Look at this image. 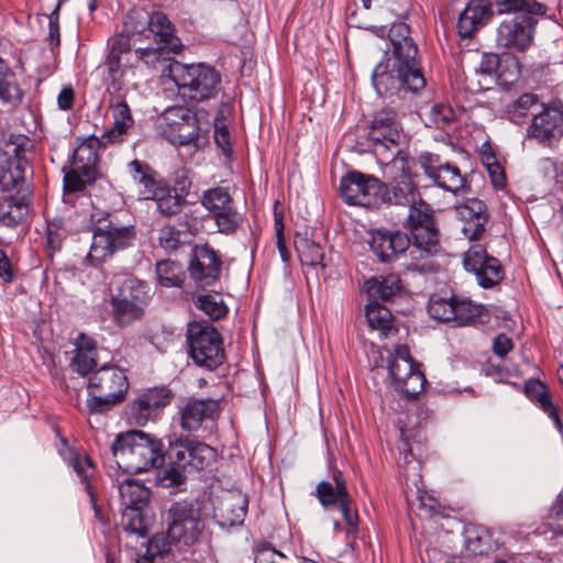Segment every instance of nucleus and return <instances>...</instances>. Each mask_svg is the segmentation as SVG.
<instances>
[{
  "instance_id": "nucleus-35",
  "label": "nucleus",
  "mask_w": 563,
  "mask_h": 563,
  "mask_svg": "<svg viewBox=\"0 0 563 563\" xmlns=\"http://www.w3.org/2000/svg\"><path fill=\"white\" fill-rule=\"evenodd\" d=\"M366 292L371 300L388 301L401 289V280L395 274L373 277L366 282Z\"/></svg>"
},
{
  "instance_id": "nucleus-41",
  "label": "nucleus",
  "mask_w": 563,
  "mask_h": 563,
  "mask_svg": "<svg viewBox=\"0 0 563 563\" xmlns=\"http://www.w3.org/2000/svg\"><path fill=\"white\" fill-rule=\"evenodd\" d=\"M433 184L444 190L456 194L464 189L465 179L455 165L446 162L444 166L440 168Z\"/></svg>"
},
{
  "instance_id": "nucleus-48",
  "label": "nucleus",
  "mask_w": 563,
  "mask_h": 563,
  "mask_svg": "<svg viewBox=\"0 0 563 563\" xmlns=\"http://www.w3.org/2000/svg\"><path fill=\"white\" fill-rule=\"evenodd\" d=\"M456 120L454 109L446 103H435L431 107L428 114V125L435 129L445 130L450 128Z\"/></svg>"
},
{
  "instance_id": "nucleus-61",
  "label": "nucleus",
  "mask_w": 563,
  "mask_h": 563,
  "mask_svg": "<svg viewBox=\"0 0 563 563\" xmlns=\"http://www.w3.org/2000/svg\"><path fill=\"white\" fill-rule=\"evenodd\" d=\"M65 239V231L62 229L60 221L47 222L46 227V244L51 252H56L62 249L63 240Z\"/></svg>"
},
{
  "instance_id": "nucleus-5",
  "label": "nucleus",
  "mask_w": 563,
  "mask_h": 563,
  "mask_svg": "<svg viewBox=\"0 0 563 563\" xmlns=\"http://www.w3.org/2000/svg\"><path fill=\"white\" fill-rule=\"evenodd\" d=\"M162 133L174 144L202 148L209 144L211 117L205 110L191 112L181 106L170 107L162 114Z\"/></svg>"
},
{
  "instance_id": "nucleus-9",
  "label": "nucleus",
  "mask_w": 563,
  "mask_h": 563,
  "mask_svg": "<svg viewBox=\"0 0 563 563\" xmlns=\"http://www.w3.org/2000/svg\"><path fill=\"white\" fill-rule=\"evenodd\" d=\"M153 297L150 285L136 277H125L110 297L112 321L126 328L145 316Z\"/></svg>"
},
{
  "instance_id": "nucleus-60",
  "label": "nucleus",
  "mask_w": 563,
  "mask_h": 563,
  "mask_svg": "<svg viewBox=\"0 0 563 563\" xmlns=\"http://www.w3.org/2000/svg\"><path fill=\"white\" fill-rule=\"evenodd\" d=\"M165 51H174V47L157 43V46L137 48L133 55H135L137 60H143L146 65H155L163 57Z\"/></svg>"
},
{
  "instance_id": "nucleus-14",
  "label": "nucleus",
  "mask_w": 563,
  "mask_h": 563,
  "mask_svg": "<svg viewBox=\"0 0 563 563\" xmlns=\"http://www.w3.org/2000/svg\"><path fill=\"white\" fill-rule=\"evenodd\" d=\"M368 245L383 263L394 262L401 254H405L408 258L407 267L412 271L409 266L412 240L406 232L384 227L372 229L368 231Z\"/></svg>"
},
{
  "instance_id": "nucleus-8",
  "label": "nucleus",
  "mask_w": 563,
  "mask_h": 563,
  "mask_svg": "<svg viewBox=\"0 0 563 563\" xmlns=\"http://www.w3.org/2000/svg\"><path fill=\"white\" fill-rule=\"evenodd\" d=\"M170 77L178 88V93L191 101L214 99L221 90V74L206 63H175L170 68Z\"/></svg>"
},
{
  "instance_id": "nucleus-25",
  "label": "nucleus",
  "mask_w": 563,
  "mask_h": 563,
  "mask_svg": "<svg viewBox=\"0 0 563 563\" xmlns=\"http://www.w3.org/2000/svg\"><path fill=\"white\" fill-rule=\"evenodd\" d=\"M504 544L503 534L479 525L464 528V547L471 555H487Z\"/></svg>"
},
{
  "instance_id": "nucleus-16",
  "label": "nucleus",
  "mask_w": 563,
  "mask_h": 563,
  "mask_svg": "<svg viewBox=\"0 0 563 563\" xmlns=\"http://www.w3.org/2000/svg\"><path fill=\"white\" fill-rule=\"evenodd\" d=\"M563 136V106L561 102L541 103L527 128V137L552 147Z\"/></svg>"
},
{
  "instance_id": "nucleus-18",
  "label": "nucleus",
  "mask_w": 563,
  "mask_h": 563,
  "mask_svg": "<svg viewBox=\"0 0 563 563\" xmlns=\"http://www.w3.org/2000/svg\"><path fill=\"white\" fill-rule=\"evenodd\" d=\"M167 456L174 460V464L184 467L189 475L209 467L216 459V451L206 443L179 438L169 443Z\"/></svg>"
},
{
  "instance_id": "nucleus-10",
  "label": "nucleus",
  "mask_w": 563,
  "mask_h": 563,
  "mask_svg": "<svg viewBox=\"0 0 563 563\" xmlns=\"http://www.w3.org/2000/svg\"><path fill=\"white\" fill-rule=\"evenodd\" d=\"M402 137L404 130L395 109L386 107L373 114L366 140L378 163L402 157L399 148Z\"/></svg>"
},
{
  "instance_id": "nucleus-23",
  "label": "nucleus",
  "mask_w": 563,
  "mask_h": 563,
  "mask_svg": "<svg viewBox=\"0 0 563 563\" xmlns=\"http://www.w3.org/2000/svg\"><path fill=\"white\" fill-rule=\"evenodd\" d=\"M460 220L463 222L462 233L468 240H478L485 232L488 222L486 205L478 199H470L456 209Z\"/></svg>"
},
{
  "instance_id": "nucleus-39",
  "label": "nucleus",
  "mask_w": 563,
  "mask_h": 563,
  "mask_svg": "<svg viewBox=\"0 0 563 563\" xmlns=\"http://www.w3.org/2000/svg\"><path fill=\"white\" fill-rule=\"evenodd\" d=\"M539 97L532 92H526L515 99L507 106V114L511 122L520 124L529 114L533 115V110L540 106Z\"/></svg>"
},
{
  "instance_id": "nucleus-28",
  "label": "nucleus",
  "mask_w": 563,
  "mask_h": 563,
  "mask_svg": "<svg viewBox=\"0 0 563 563\" xmlns=\"http://www.w3.org/2000/svg\"><path fill=\"white\" fill-rule=\"evenodd\" d=\"M102 139L93 135L84 140L74 151L73 167H76L87 180H96L98 177L97 165L99 163L98 150Z\"/></svg>"
},
{
  "instance_id": "nucleus-20",
  "label": "nucleus",
  "mask_w": 563,
  "mask_h": 563,
  "mask_svg": "<svg viewBox=\"0 0 563 563\" xmlns=\"http://www.w3.org/2000/svg\"><path fill=\"white\" fill-rule=\"evenodd\" d=\"M170 391L165 387L150 388L131 401L128 406V418L131 424L145 426L154 420L159 411L169 404Z\"/></svg>"
},
{
  "instance_id": "nucleus-40",
  "label": "nucleus",
  "mask_w": 563,
  "mask_h": 563,
  "mask_svg": "<svg viewBox=\"0 0 563 563\" xmlns=\"http://www.w3.org/2000/svg\"><path fill=\"white\" fill-rule=\"evenodd\" d=\"M212 218L218 231L225 235L235 233L244 221V216L236 210L234 202L212 214Z\"/></svg>"
},
{
  "instance_id": "nucleus-44",
  "label": "nucleus",
  "mask_w": 563,
  "mask_h": 563,
  "mask_svg": "<svg viewBox=\"0 0 563 563\" xmlns=\"http://www.w3.org/2000/svg\"><path fill=\"white\" fill-rule=\"evenodd\" d=\"M404 378L396 388L406 396L407 399L416 398L424 388L427 383L424 374L420 369V364L411 367V371L404 372Z\"/></svg>"
},
{
  "instance_id": "nucleus-4",
  "label": "nucleus",
  "mask_w": 563,
  "mask_h": 563,
  "mask_svg": "<svg viewBox=\"0 0 563 563\" xmlns=\"http://www.w3.org/2000/svg\"><path fill=\"white\" fill-rule=\"evenodd\" d=\"M110 449L118 468L129 474L147 472L164 462L162 440L142 430L119 433Z\"/></svg>"
},
{
  "instance_id": "nucleus-1",
  "label": "nucleus",
  "mask_w": 563,
  "mask_h": 563,
  "mask_svg": "<svg viewBox=\"0 0 563 563\" xmlns=\"http://www.w3.org/2000/svg\"><path fill=\"white\" fill-rule=\"evenodd\" d=\"M393 58H384L372 73V85L380 97L394 96L401 89L418 92L426 87L421 71L418 46L411 37L409 25L394 23L388 31Z\"/></svg>"
},
{
  "instance_id": "nucleus-31",
  "label": "nucleus",
  "mask_w": 563,
  "mask_h": 563,
  "mask_svg": "<svg viewBox=\"0 0 563 563\" xmlns=\"http://www.w3.org/2000/svg\"><path fill=\"white\" fill-rule=\"evenodd\" d=\"M24 93L11 66L0 57V101L11 107L19 106Z\"/></svg>"
},
{
  "instance_id": "nucleus-36",
  "label": "nucleus",
  "mask_w": 563,
  "mask_h": 563,
  "mask_svg": "<svg viewBox=\"0 0 563 563\" xmlns=\"http://www.w3.org/2000/svg\"><path fill=\"white\" fill-rule=\"evenodd\" d=\"M156 484L164 488L173 489L172 493L184 492L188 473L180 465L174 464L173 459H168L165 466L156 467Z\"/></svg>"
},
{
  "instance_id": "nucleus-64",
  "label": "nucleus",
  "mask_w": 563,
  "mask_h": 563,
  "mask_svg": "<svg viewBox=\"0 0 563 563\" xmlns=\"http://www.w3.org/2000/svg\"><path fill=\"white\" fill-rule=\"evenodd\" d=\"M345 523L349 526V534H355L357 532L358 515L357 511L352 507L351 497H346L343 501L338 505Z\"/></svg>"
},
{
  "instance_id": "nucleus-43",
  "label": "nucleus",
  "mask_w": 563,
  "mask_h": 563,
  "mask_svg": "<svg viewBox=\"0 0 563 563\" xmlns=\"http://www.w3.org/2000/svg\"><path fill=\"white\" fill-rule=\"evenodd\" d=\"M27 206L23 199H16L12 196L4 198L0 202V222L7 227L16 225L23 218Z\"/></svg>"
},
{
  "instance_id": "nucleus-49",
  "label": "nucleus",
  "mask_w": 563,
  "mask_h": 563,
  "mask_svg": "<svg viewBox=\"0 0 563 563\" xmlns=\"http://www.w3.org/2000/svg\"><path fill=\"white\" fill-rule=\"evenodd\" d=\"M454 297L441 298L431 297L428 305V313L434 320L441 322H453L454 319Z\"/></svg>"
},
{
  "instance_id": "nucleus-24",
  "label": "nucleus",
  "mask_w": 563,
  "mask_h": 563,
  "mask_svg": "<svg viewBox=\"0 0 563 563\" xmlns=\"http://www.w3.org/2000/svg\"><path fill=\"white\" fill-rule=\"evenodd\" d=\"M247 498L241 493H228L213 507V517L222 528L243 523L247 511Z\"/></svg>"
},
{
  "instance_id": "nucleus-51",
  "label": "nucleus",
  "mask_w": 563,
  "mask_h": 563,
  "mask_svg": "<svg viewBox=\"0 0 563 563\" xmlns=\"http://www.w3.org/2000/svg\"><path fill=\"white\" fill-rule=\"evenodd\" d=\"M196 306L202 310L211 320H220L228 313V307L223 300L213 295L198 296Z\"/></svg>"
},
{
  "instance_id": "nucleus-34",
  "label": "nucleus",
  "mask_w": 563,
  "mask_h": 563,
  "mask_svg": "<svg viewBox=\"0 0 563 563\" xmlns=\"http://www.w3.org/2000/svg\"><path fill=\"white\" fill-rule=\"evenodd\" d=\"M365 317L368 327L379 331L380 338H387L390 333L397 332L390 310L378 301L369 299L365 307Z\"/></svg>"
},
{
  "instance_id": "nucleus-42",
  "label": "nucleus",
  "mask_w": 563,
  "mask_h": 563,
  "mask_svg": "<svg viewBox=\"0 0 563 563\" xmlns=\"http://www.w3.org/2000/svg\"><path fill=\"white\" fill-rule=\"evenodd\" d=\"M156 275L159 284L164 287H179L185 279L181 265L170 260L157 262Z\"/></svg>"
},
{
  "instance_id": "nucleus-58",
  "label": "nucleus",
  "mask_w": 563,
  "mask_h": 563,
  "mask_svg": "<svg viewBox=\"0 0 563 563\" xmlns=\"http://www.w3.org/2000/svg\"><path fill=\"white\" fill-rule=\"evenodd\" d=\"M399 365L404 367V372L411 371V367L419 365L410 355V351L406 345H397L394 357L388 363V368L397 373Z\"/></svg>"
},
{
  "instance_id": "nucleus-57",
  "label": "nucleus",
  "mask_w": 563,
  "mask_h": 563,
  "mask_svg": "<svg viewBox=\"0 0 563 563\" xmlns=\"http://www.w3.org/2000/svg\"><path fill=\"white\" fill-rule=\"evenodd\" d=\"M74 352L75 355L70 361L73 369L82 376L92 373V369L97 365V353H87L80 351Z\"/></svg>"
},
{
  "instance_id": "nucleus-52",
  "label": "nucleus",
  "mask_w": 563,
  "mask_h": 563,
  "mask_svg": "<svg viewBox=\"0 0 563 563\" xmlns=\"http://www.w3.org/2000/svg\"><path fill=\"white\" fill-rule=\"evenodd\" d=\"M183 232L169 223L163 224L157 232L158 245L167 253L176 252L183 244Z\"/></svg>"
},
{
  "instance_id": "nucleus-59",
  "label": "nucleus",
  "mask_w": 563,
  "mask_h": 563,
  "mask_svg": "<svg viewBox=\"0 0 563 563\" xmlns=\"http://www.w3.org/2000/svg\"><path fill=\"white\" fill-rule=\"evenodd\" d=\"M483 163L487 167L494 187L503 188L506 183V177L503 167L496 161V156L493 153L484 152Z\"/></svg>"
},
{
  "instance_id": "nucleus-50",
  "label": "nucleus",
  "mask_w": 563,
  "mask_h": 563,
  "mask_svg": "<svg viewBox=\"0 0 563 563\" xmlns=\"http://www.w3.org/2000/svg\"><path fill=\"white\" fill-rule=\"evenodd\" d=\"M490 257L492 256L487 254L486 250L482 245H473L464 254V268L467 272L473 273L477 278V273H482L486 269V264Z\"/></svg>"
},
{
  "instance_id": "nucleus-53",
  "label": "nucleus",
  "mask_w": 563,
  "mask_h": 563,
  "mask_svg": "<svg viewBox=\"0 0 563 563\" xmlns=\"http://www.w3.org/2000/svg\"><path fill=\"white\" fill-rule=\"evenodd\" d=\"M71 465L74 467V471L77 473L78 477L80 478V481L86 484V490L89 494L91 507L95 510L96 517L99 518L100 508L97 505L95 495L92 494L90 484L88 483V479H89L88 470H90L92 467V462H91L90 457L87 455L74 456V459L71 461Z\"/></svg>"
},
{
  "instance_id": "nucleus-55",
  "label": "nucleus",
  "mask_w": 563,
  "mask_h": 563,
  "mask_svg": "<svg viewBox=\"0 0 563 563\" xmlns=\"http://www.w3.org/2000/svg\"><path fill=\"white\" fill-rule=\"evenodd\" d=\"M24 180V168L18 162L13 167L10 165L8 168H0V189L2 191H10Z\"/></svg>"
},
{
  "instance_id": "nucleus-17",
  "label": "nucleus",
  "mask_w": 563,
  "mask_h": 563,
  "mask_svg": "<svg viewBox=\"0 0 563 563\" xmlns=\"http://www.w3.org/2000/svg\"><path fill=\"white\" fill-rule=\"evenodd\" d=\"M497 29V45L512 52H525L532 43L537 20L527 12H512Z\"/></svg>"
},
{
  "instance_id": "nucleus-37",
  "label": "nucleus",
  "mask_w": 563,
  "mask_h": 563,
  "mask_svg": "<svg viewBox=\"0 0 563 563\" xmlns=\"http://www.w3.org/2000/svg\"><path fill=\"white\" fill-rule=\"evenodd\" d=\"M294 244L302 265H322L323 250L319 243L308 236L307 232L297 234Z\"/></svg>"
},
{
  "instance_id": "nucleus-47",
  "label": "nucleus",
  "mask_w": 563,
  "mask_h": 563,
  "mask_svg": "<svg viewBox=\"0 0 563 563\" xmlns=\"http://www.w3.org/2000/svg\"><path fill=\"white\" fill-rule=\"evenodd\" d=\"M233 199L224 187H214L203 191L201 196V205L209 210L211 214L232 205Z\"/></svg>"
},
{
  "instance_id": "nucleus-22",
  "label": "nucleus",
  "mask_w": 563,
  "mask_h": 563,
  "mask_svg": "<svg viewBox=\"0 0 563 563\" xmlns=\"http://www.w3.org/2000/svg\"><path fill=\"white\" fill-rule=\"evenodd\" d=\"M109 109L113 119L112 128L102 134V141L107 143H120L134 125L131 109L123 95L109 98Z\"/></svg>"
},
{
  "instance_id": "nucleus-45",
  "label": "nucleus",
  "mask_w": 563,
  "mask_h": 563,
  "mask_svg": "<svg viewBox=\"0 0 563 563\" xmlns=\"http://www.w3.org/2000/svg\"><path fill=\"white\" fill-rule=\"evenodd\" d=\"M313 495L324 509L336 507L343 499L350 496L349 493L343 492L342 487L336 489L332 483L327 481H322L317 485Z\"/></svg>"
},
{
  "instance_id": "nucleus-11",
  "label": "nucleus",
  "mask_w": 563,
  "mask_h": 563,
  "mask_svg": "<svg viewBox=\"0 0 563 563\" xmlns=\"http://www.w3.org/2000/svg\"><path fill=\"white\" fill-rule=\"evenodd\" d=\"M186 341L192 362L207 371H214L225 360L223 339L220 332L206 321H192L187 325Z\"/></svg>"
},
{
  "instance_id": "nucleus-63",
  "label": "nucleus",
  "mask_w": 563,
  "mask_h": 563,
  "mask_svg": "<svg viewBox=\"0 0 563 563\" xmlns=\"http://www.w3.org/2000/svg\"><path fill=\"white\" fill-rule=\"evenodd\" d=\"M547 525L554 533H563V497L559 496L551 507Z\"/></svg>"
},
{
  "instance_id": "nucleus-6",
  "label": "nucleus",
  "mask_w": 563,
  "mask_h": 563,
  "mask_svg": "<svg viewBox=\"0 0 563 563\" xmlns=\"http://www.w3.org/2000/svg\"><path fill=\"white\" fill-rule=\"evenodd\" d=\"M379 164L385 165L386 181L380 180L377 209L383 206L402 211L408 209L420 196L412 162L408 157H398Z\"/></svg>"
},
{
  "instance_id": "nucleus-38",
  "label": "nucleus",
  "mask_w": 563,
  "mask_h": 563,
  "mask_svg": "<svg viewBox=\"0 0 563 563\" xmlns=\"http://www.w3.org/2000/svg\"><path fill=\"white\" fill-rule=\"evenodd\" d=\"M128 172L133 181L143 187L140 192L144 196L161 180L158 174L145 162L133 159L128 164Z\"/></svg>"
},
{
  "instance_id": "nucleus-15",
  "label": "nucleus",
  "mask_w": 563,
  "mask_h": 563,
  "mask_svg": "<svg viewBox=\"0 0 563 563\" xmlns=\"http://www.w3.org/2000/svg\"><path fill=\"white\" fill-rule=\"evenodd\" d=\"M380 179L358 170H350L341 178L340 196L350 206L377 209Z\"/></svg>"
},
{
  "instance_id": "nucleus-54",
  "label": "nucleus",
  "mask_w": 563,
  "mask_h": 563,
  "mask_svg": "<svg viewBox=\"0 0 563 563\" xmlns=\"http://www.w3.org/2000/svg\"><path fill=\"white\" fill-rule=\"evenodd\" d=\"M504 278V268L496 257L488 258L486 269L477 273V283L483 288H492L498 285Z\"/></svg>"
},
{
  "instance_id": "nucleus-46",
  "label": "nucleus",
  "mask_w": 563,
  "mask_h": 563,
  "mask_svg": "<svg viewBox=\"0 0 563 563\" xmlns=\"http://www.w3.org/2000/svg\"><path fill=\"white\" fill-rule=\"evenodd\" d=\"M144 509L121 508V525L125 531L139 537L147 534V523L143 515Z\"/></svg>"
},
{
  "instance_id": "nucleus-27",
  "label": "nucleus",
  "mask_w": 563,
  "mask_h": 563,
  "mask_svg": "<svg viewBox=\"0 0 563 563\" xmlns=\"http://www.w3.org/2000/svg\"><path fill=\"white\" fill-rule=\"evenodd\" d=\"M523 393L552 420L555 429L563 433L559 407L552 401L548 386L539 379L530 378L523 385Z\"/></svg>"
},
{
  "instance_id": "nucleus-29",
  "label": "nucleus",
  "mask_w": 563,
  "mask_h": 563,
  "mask_svg": "<svg viewBox=\"0 0 563 563\" xmlns=\"http://www.w3.org/2000/svg\"><path fill=\"white\" fill-rule=\"evenodd\" d=\"M145 198L155 200L157 211L165 217H173L180 213L185 205V198L173 190V188L168 187L163 179L148 191Z\"/></svg>"
},
{
  "instance_id": "nucleus-7",
  "label": "nucleus",
  "mask_w": 563,
  "mask_h": 563,
  "mask_svg": "<svg viewBox=\"0 0 563 563\" xmlns=\"http://www.w3.org/2000/svg\"><path fill=\"white\" fill-rule=\"evenodd\" d=\"M125 372L117 365H103L92 372L88 379V399L86 406L89 413H106L122 402L129 390Z\"/></svg>"
},
{
  "instance_id": "nucleus-62",
  "label": "nucleus",
  "mask_w": 563,
  "mask_h": 563,
  "mask_svg": "<svg viewBox=\"0 0 563 563\" xmlns=\"http://www.w3.org/2000/svg\"><path fill=\"white\" fill-rule=\"evenodd\" d=\"M95 180H87L76 167H73L71 172H68L64 176V190L66 192H77L86 188L87 185L92 184Z\"/></svg>"
},
{
  "instance_id": "nucleus-33",
  "label": "nucleus",
  "mask_w": 563,
  "mask_h": 563,
  "mask_svg": "<svg viewBox=\"0 0 563 563\" xmlns=\"http://www.w3.org/2000/svg\"><path fill=\"white\" fill-rule=\"evenodd\" d=\"M121 508L144 509L150 500L151 492L135 479H124L118 487Z\"/></svg>"
},
{
  "instance_id": "nucleus-19",
  "label": "nucleus",
  "mask_w": 563,
  "mask_h": 563,
  "mask_svg": "<svg viewBox=\"0 0 563 563\" xmlns=\"http://www.w3.org/2000/svg\"><path fill=\"white\" fill-rule=\"evenodd\" d=\"M221 256L209 244L195 245L191 250L188 272L201 287L212 286L220 277Z\"/></svg>"
},
{
  "instance_id": "nucleus-56",
  "label": "nucleus",
  "mask_w": 563,
  "mask_h": 563,
  "mask_svg": "<svg viewBox=\"0 0 563 563\" xmlns=\"http://www.w3.org/2000/svg\"><path fill=\"white\" fill-rule=\"evenodd\" d=\"M445 163L446 162H442L439 155L424 152L418 156L416 165H418L426 176L433 181L440 168L443 167Z\"/></svg>"
},
{
  "instance_id": "nucleus-21",
  "label": "nucleus",
  "mask_w": 563,
  "mask_h": 563,
  "mask_svg": "<svg viewBox=\"0 0 563 563\" xmlns=\"http://www.w3.org/2000/svg\"><path fill=\"white\" fill-rule=\"evenodd\" d=\"M494 14L489 0H471L460 13L456 29L463 38L472 37L481 27L488 23Z\"/></svg>"
},
{
  "instance_id": "nucleus-3",
  "label": "nucleus",
  "mask_w": 563,
  "mask_h": 563,
  "mask_svg": "<svg viewBox=\"0 0 563 563\" xmlns=\"http://www.w3.org/2000/svg\"><path fill=\"white\" fill-rule=\"evenodd\" d=\"M406 212L407 228L410 231L412 247L409 266L415 272L428 274L440 268L437 256L441 251L440 232L432 207L421 196L409 206Z\"/></svg>"
},
{
  "instance_id": "nucleus-30",
  "label": "nucleus",
  "mask_w": 563,
  "mask_h": 563,
  "mask_svg": "<svg viewBox=\"0 0 563 563\" xmlns=\"http://www.w3.org/2000/svg\"><path fill=\"white\" fill-rule=\"evenodd\" d=\"M454 319L457 327L489 321L488 310L483 305H477L466 298L454 297Z\"/></svg>"
},
{
  "instance_id": "nucleus-13",
  "label": "nucleus",
  "mask_w": 563,
  "mask_h": 563,
  "mask_svg": "<svg viewBox=\"0 0 563 563\" xmlns=\"http://www.w3.org/2000/svg\"><path fill=\"white\" fill-rule=\"evenodd\" d=\"M132 57L129 37L119 36L112 42L104 62L99 65L98 70L110 97L122 95L126 70L133 66Z\"/></svg>"
},
{
  "instance_id": "nucleus-2",
  "label": "nucleus",
  "mask_w": 563,
  "mask_h": 563,
  "mask_svg": "<svg viewBox=\"0 0 563 563\" xmlns=\"http://www.w3.org/2000/svg\"><path fill=\"white\" fill-rule=\"evenodd\" d=\"M166 534H155L147 541L146 554L139 556L137 563H152L156 555H164L177 549L189 548L198 542L205 521L200 508L192 500L175 501L166 514Z\"/></svg>"
},
{
  "instance_id": "nucleus-26",
  "label": "nucleus",
  "mask_w": 563,
  "mask_h": 563,
  "mask_svg": "<svg viewBox=\"0 0 563 563\" xmlns=\"http://www.w3.org/2000/svg\"><path fill=\"white\" fill-rule=\"evenodd\" d=\"M220 409L216 399H190L180 410V427L186 431H197L205 420H212Z\"/></svg>"
},
{
  "instance_id": "nucleus-12",
  "label": "nucleus",
  "mask_w": 563,
  "mask_h": 563,
  "mask_svg": "<svg viewBox=\"0 0 563 563\" xmlns=\"http://www.w3.org/2000/svg\"><path fill=\"white\" fill-rule=\"evenodd\" d=\"M95 217V214L91 217L95 223L92 243L86 257L91 265H98L113 253L126 249L135 239V231L132 225L114 223L109 219V214L96 220Z\"/></svg>"
},
{
  "instance_id": "nucleus-32",
  "label": "nucleus",
  "mask_w": 563,
  "mask_h": 563,
  "mask_svg": "<svg viewBox=\"0 0 563 563\" xmlns=\"http://www.w3.org/2000/svg\"><path fill=\"white\" fill-rule=\"evenodd\" d=\"M142 18L143 26L142 29L134 27L135 32L142 33L144 26L147 25L150 32L155 35L157 43H162L174 48L176 47L177 38L174 36L173 25L165 13L154 12L151 15L148 13H144Z\"/></svg>"
}]
</instances>
